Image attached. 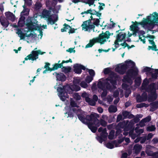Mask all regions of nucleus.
Wrapping results in <instances>:
<instances>
[{"instance_id": "1", "label": "nucleus", "mask_w": 158, "mask_h": 158, "mask_svg": "<svg viewBox=\"0 0 158 158\" xmlns=\"http://www.w3.org/2000/svg\"><path fill=\"white\" fill-rule=\"evenodd\" d=\"M118 76L113 72H112L109 76L106 79L107 82H103L99 81L97 86L98 88L103 89H105L106 86L107 89L111 92L116 88V85L117 84V80Z\"/></svg>"}, {"instance_id": "2", "label": "nucleus", "mask_w": 158, "mask_h": 158, "mask_svg": "<svg viewBox=\"0 0 158 158\" xmlns=\"http://www.w3.org/2000/svg\"><path fill=\"white\" fill-rule=\"evenodd\" d=\"M113 33H110L109 31H106L105 32H102V33L100 34L98 37L93 38L92 39L89 40V43L87 44L85 47V48L92 47L95 43H99L101 44H104L105 42H106V39H108L110 38V35H113Z\"/></svg>"}, {"instance_id": "3", "label": "nucleus", "mask_w": 158, "mask_h": 158, "mask_svg": "<svg viewBox=\"0 0 158 158\" xmlns=\"http://www.w3.org/2000/svg\"><path fill=\"white\" fill-rule=\"evenodd\" d=\"M72 90L71 88L68 85L64 86L63 88L58 87L57 90L59 92V96L60 100L64 101L66 98H69L68 94H70Z\"/></svg>"}, {"instance_id": "4", "label": "nucleus", "mask_w": 158, "mask_h": 158, "mask_svg": "<svg viewBox=\"0 0 158 158\" xmlns=\"http://www.w3.org/2000/svg\"><path fill=\"white\" fill-rule=\"evenodd\" d=\"M37 23L38 21L34 17H30L27 19L26 25L30 31H32L38 28L39 32L40 31H42L41 27L38 26H36V25H38Z\"/></svg>"}, {"instance_id": "5", "label": "nucleus", "mask_w": 158, "mask_h": 158, "mask_svg": "<svg viewBox=\"0 0 158 158\" xmlns=\"http://www.w3.org/2000/svg\"><path fill=\"white\" fill-rule=\"evenodd\" d=\"M99 117V115L97 114L94 118L95 119V121H94V119L92 118V120L90 121L87 124L88 128L94 133H96L98 127L100 126V120L98 118Z\"/></svg>"}, {"instance_id": "6", "label": "nucleus", "mask_w": 158, "mask_h": 158, "mask_svg": "<svg viewBox=\"0 0 158 158\" xmlns=\"http://www.w3.org/2000/svg\"><path fill=\"white\" fill-rule=\"evenodd\" d=\"M139 71L137 68L134 69H128L127 72V75L124 77L123 82H127L128 83L132 82L131 77H133L137 76L138 75Z\"/></svg>"}, {"instance_id": "7", "label": "nucleus", "mask_w": 158, "mask_h": 158, "mask_svg": "<svg viewBox=\"0 0 158 158\" xmlns=\"http://www.w3.org/2000/svg\"><path fill=\"white\" fill-rule=\"evenodd\" d=\"M51 12L50 10H47L46 9H44L42 12L41 16L42 18L45 19L47 20L48 24H50L51 25H53L56 22L57 20V18L53 20L52 18V15H51Z\"/></svg>"}, {"instance_id": "8", "label": "nucleus", "mask_w": 158, "mask_h": 158, "mask_svg": "<svg viewBox=\"0 0 158 158\" xmlns=\"http://www.w3.org/2000/svg\"><path fill=\"white\" fill-rule=\"evenodd\" d=\"M90 18L88 20L84 21L82 24L81 27L82 30H84L85 31H87L89 30L93 29L94 31V30L95 27L93 25H91V21L95 20V19L93 18L92 16H91Z\"/></svg>"}, {"instance_id": "9", "label": "nucleus", "mask_w": 158, "mask_h": 158, "mask_svg": "<svg viewBox=\"0 0 158 158\" xmlns=\"http://www.w3.org/2000/svg\"><path fill=\"white\" fill-rule=\"evenodd\" d=\"M149 16H148L147 19L143 18V20L140 22H138L136 21L135 22L132 21V23L133 24L130 26V30L131 31H133L135 29H139L138 25H141L143 27H144L146 25L148 24L150 21Z\"/></svg>"}, {"instance_id": "10", "label": "nucleus", "mask_w": 158, "mask_h": 158, "mask_svg": "<svg viewBox=\"0 0 158 158\" xmlns=\"http://www.w3.org/2000/svg\"><path fill=\"white\" fill-rule=\"evenodd\" d=\"M97 114L96 113L91 114L90 115H87L85 117L82 114H77V117L80 121L82 123L87 124L90 121H92V119H94L95 121V119L94 118V116Z\"/></svg>"}, {"instance_id": "11", "label": "nucleus", "mask_w": 158, "mask_h": 158, "mask_svg": "<svg viewBox=\"0 0 158 158\" xmlns=\"http://www.w3.org/2000/svg\"><path fill=\"white\" fill-rule=\"evenodd\" d=\"M45 53V52H42L40 50L32 51L31 54L25 58V60H31L32 61L36 60L38 58L39 54L43 55Z\"/></svg>"}, {"instance_id": "12", "label": "nucleus", "mask_w": 158, "mask_h": 158, "mask_svg": "<svg viewBox=\"0 0 158 158\" xmlns=\"http://www.w3.org/2000/svg\"><path fill=\"white\" fill-rule=\"evenodd\" d=\"M126 34L125 33H122V32L118 33L116 36V40L114 42V44L119 45V42H122L125 38Z\"/></svg>"}, {"instance_id": "13", "label": "nucleus", "mask_w": 158, "mask_h": 158, "mask_svg": "<svg viewBox=\"0 0 158 158\" xmlns=\"http://www.w3.org/2000/svg\"><path fill=\"white\" fill-rule=\"evenodd\" d=\"M152 148L153 147L149 145L147 147L145 150L146 153L149 156H157L158 157V152H153L151 150V148Z\"/></svg>"}, {"instance_id": "14", "label": "nucleus", "mask_w": 158, "mask_h": 158, "mask_svg": "<svg viewBox=\"0 0 158 158\" xmlns=\"http://www.w3.org/2000/svg\"><path fill=\"white\" fill-rule=\"evenodd\" d=\"M126 66L124 64L121 65L120 66H118L115 68V71L121 75H123L127 70Z\"/></svg>"}, {"instance_id": "15", "label": "nucleus", "mask_w": 158, "mask_h": 158, "mask_svg": "<svg viewBox=\"0 0 158 158\" xmlns=\"http://www.w3.org/2000/svg\"><path fill=\"white\" fill-rule=\"evenodd\" d=\"M74 72L77 74H81L82 72V69L85 70V67L82 65L76 64L74 66Z\"/></svg>"}, {"instance_id": "16", "label": "nucleus", "mask_w": 158, "mask_h": 158, "mask_svg": "<svg viewBox=\"0 0 158 158\" xmlns=\"http://www.w3.org/2000/svg\"><path fill=\"white\" fill-rule=\"evenodd\" d=\"M55 74H56L57 81H66V77L63 73H57L56 72H55L53 73V74L54 75Z\"/></svg>"}, {"instance_id": "17", "label": "nucleus", "mask_w": 158, "mask_h": 158, "mask_svg": "<svg viewBox=\"0 0 158 158\" xmlns=\"http://www.w3.org/2000/svg\"><path fill=\"white\" fill-rule=\"evenodd\" d=\"M146 91L148 93L154 94L156 92L155 84L154 83H151L146 89Z\"/></svg>"}, {"instance_id": "18", "label": "nucleus", "mask_w": 158, "mask_h": 158, "mask_svg": "<svg viewBox=\"0 0 158 158\" xmlns=\"http://www.w3.org/2000/svg\"><path fill=\"white\" fill-rule=\"evenodd\" d=\"M104 132L100 133L99 135H98L96 138L100 143H102L103 141H105L107 139L108 134H104Z\"/></svg>"}, {"instance_id": "19", "label": "nucleus", "mask_w": 158, "mask_h": 158, "mask_svg": "<svg viewBox=\"0 0 158 158\" xmlns=\"http://www.w3.org/2000/svg\"><path fill=\"white\" fill-rule=\"evenodd\" d=\"M5 16L8 20L12 22H14L15 19V15L10 12H7L5 13Z\"/></svg>"}, {"instance_id": "20", "label": "nucleus", "mask_w": 158, "mask_h": 158, "mask_svg": "<svg viewBox=\"0 0 158 158\" xmlns=\"http://www.w3.org/2000/svg\"><path fill=\"white\" fill-rule=\"evenodd\" d=\"M142 148V146L139 144H135L133 148L134 153L138 154L140 152Z\"/></svg>"}, {"instance_id": "21", "label": "nucleus", "mask_w": 158, "mask_h": 158, "mask_svg": "<svg viewBox=\"0 0 158 158\" xmlns=\"http://www.w3.org/2000/svg\"><path fill=\"white\" fill-rule=\"evenodd\" d=\"M125 62V64H125V65L126 66L127 69L128 68L133 69L135 65V62L131 60H129V61L127 60Z\"/></svg>"}, {"instance_id": "22", "label": "nucleus", "mask_w": 158, "mask_h": 158, "mask_svg": "<svg viewBox=\"0 0 158 158\" xmlns=\"http://www.w3.org/2000/svg\"><path fill=\"white\" fill-rule=\"evenodd\" d=\"M25 17L24 16H21L19 19L18 23V27H23L24 26L25 24Z\"/></svg>"}, {"instance_id": "23", "label": "nucleus", "mask_w": 158, "mask_h": 158, "mask_svg": "<svg viewBox=\"0 0 158 158\" xmlns=\"http://www.w3.org/2000/svg\"><path fill=\"white\" fill-rule=\"evenodd\" d=\"M115 144V146L117 147V144L116 143L115 140H113L111 142H108L106 144L107 148L110 149H112L114 148V145Z\"/></svg>"}, {"instance_id": "24", "label": "nucleus", "mask_w": 158, "mask_h": 158, "mask_svg": "<svg viewBox=\"0 0 158 158\" xmlns=\"http://www.w3.org/2000/svg\"><path fill=\"white\" fill-rule=\"evenodd\" d=\"M157 97L156 92L154 94L153 93H151L148 97V100L149 102H152L156 99Z\"/></svg>"}, {"instance_id": "25", "label": "nucleus", "mask_w": 158, "mask_h": 158, "mask_svg": "<svg viewBox=\"0 0 158 158\" xmlns=\"http://www.w3.org/2000/svg\"><path fill=\"white\" fill-rule=\"evenodd\" d=\"M62 67H63L62 63H55L53 64V67L52 69H51L52 71H54L59 68H62Z\"/></svg>"}, {"instance_id": "26", "label": "nucleus", "mask_w": 158, "mask_h": 158, "mask_svg": "<svg viewBox=\"0 0 158 158\" xmlns=\"http://www.w3.org/2000/svg\"><path fill=\"white\" fill-rule=\"evenodd\" d=\"M85 101L89 105L91 106H94L96 104V102L93 99H91L89 97H87L85 99Z\"/></svg>"}, {"instance_id": "27", "label": "nucleus", "mask_w": 158, "mask_h": 158, "mask_svg": "<svg viewBox=\"0 0 158 158\" xmlns=\"http://www.w3.org/2000/svg\"><path fill=\"white\" fill-rule=\"evenodd\" d=\"M154 14V15H152V16H150L149 17L150 18V21L149 22H152V18H153V20L155 21H158V13H157L156 12H154L153 13Z\"/></svg>"}, {"instance_id": "28", "label": "nucleus", "mask_w": 158, "mask_h": 158, "mask_svg": "<svg viewBox=\"0 0 158 158\" xmlns=\"http://www.w3.org/2000/svg\"><path fill=\"white\" fill-rule=\"evenodd\" d=\"M0 21L1 24L3 27L6 28L8 27L9 24V22L8 20L3 19L1 20H0Z\"/></svg>"}, {"instance_id": "29", "label": "nucleus", "mask_w": 158, "mask_h": 158, "mask_svg": "<svg viewBox=\"0 0 158 158\" xmlns=\"http://www.w3.org/2000/svg\"><path fill=\"white\" fill-rule=\"evenodd\" d=\"M108 111L110 113H115L117 111V109L116 106L113 105H111L108 108Z\"/></svg>"}, {"instance_id": "30", "label": "nucleus", "mask_w": 158, "mask_h": 158, "mask_svg": "<svg viewBox=\"0 0 158 158\" xmlns=\"http://www.w3.org/2000/svg\"><path fill=\"white\" fill-rule=\"evenodd\" d=\"M152 109H154V110H150V111H153L156 109L158 108V101H156L150 104Z\"/></svg>"}, {"instance_id": "31", "label": "nucleus", "mask_w": 158, "mask_h": 158, "mask_svg": "<svg viewBox=\"0 0 158 158\" xmlns=\"http://www.w3.org/2000/svg\"><path fill=\"white\" fill-rule=\"evenodd\" d=\"M62 71L65 73H69L70 72L71 68L70 67H64L63 66L62 67Z\"/></svg>"}, {"instance_id": "32", "label": "nucleus", "mask_w": 158, "mask_h": 158, "mask_svg": "<svg viewBox=\"0 0 158 158\" xmlns=\"http://www.w3.org/2000/svg\"><path fill=\"white\" fill-rule=\"evenodd\" d=\"M67 116V114L68 116H67V118H73L74 117L73 113L72 110L70 109L67 112L64 113Z\"/></svg>"}, {"instance_id": "33", "label": "nucleus", "mask_w": 158, "mask_h": 158, "mask_svg": "<svg viewBox=\"0 0 158 158\" xmlns=\"http://www.w3.org/2000/svg\"><path fill=\"white\" fill-rule=\"evenodd\" d=\"M42 5L40 2H37L35 5L34 8L36 10H38L42 7Z\"/></svg>"}, {"instance_id": "34", "label": "nucleus", "mask_w": 158, "mask_h": 158, "mask_svg": "<svg viewBox=\"0 0 158 158\" xmlns=\"http://www.w3.org/2000/svg\"><path fill=\"white\" fill-rule=\"evenodd\" d=\"M29 9H23V11L21 13L20 16L28 15L29 14Z\"/></svg>"}, {"instance_id": "35", "label": "nucleus", "mask_w": 158, "mask_h": 158, "mask_svg": "<svg viewBox=\"0 0 158 158\" xmlns=\"http://www.w3.org/2000/svg\"><path fill=\"white\" fill-rule=\"evenodd\" d=\"M141 78L140 77H138L135 80V85L137 86H139L141 83Z\"/></svg>"}, {"instance_id": "36", "label": "nucleus", "mask_w": 158, "mask_h": 158, "mask_svg": "<svg viewBox=\"0 0 158 158\" xmlns=\"http://www.w3.org/2000/svg\"><path fill=\"white\" fill-rule=\"evenodd\" d=\"M63 26L64 27L63 28H62L61 29V31L62 32H64L67 31V30L69 29L70 28H71V27L65 23L64 25Z\"/></svg>"}, {"instance_id": "37", "label": "nucleus", "mask_w": 158, "mask_h": 158, "mask_svg": "<svg viewBox=\"0 0 158 158\" xmlns=\"http://www.w3.org/2000/svg\"><path fill=\"white\" fill-rule=\"evenodd\" d=\"M115 115H110L108 119V122L109 123H111L113 122H114L115 120Z\"/></svg>"}, {"instance_id": "38", "label": "nucleus", "mask_w": 158, "mask_h": 158, "mask_svg": "<svg viewBox=\"0 0 158 158\" xmlns=\"http://www.w3.org/2000/svg\"><path fill=\"white\" fill-rule=\"evenodd\" d=\"M146 129L148 131H153L156 130V128L155 125H152L151 126L147 127Z\"/></svg>"}, {"instance_id": "39", "label": "nucleus", "mask_w": 158, "mask_h": 158, "mask_svg": "<svg viewBox=\"0 0 158 158\" xmlns=\"http://www.w3.org/2000/svg\"><path fill=\"white\" fill-rule=\"evenodd\" d=\"M93 77L89 75L87 76L85 78V82L88 83H90L93 80Z\"/></svg>"}, {"instance_id": "40", "label": "nucleus", "mask_w": 158, "mask_h": 158, "mask_svg": "<svg viewBox=\"0 0 158 158\" xmlns=\"http://www.w3.org/2000/svg\"><path fill=\"white\" fill-rule=\"evenodd\" d=\"M106 128H104V129L102 127H100L98 130V131L99 132H101V133H102L103 132H104V134H108L106 132Z\"/></svg>"}, {"instance_id": "41", "label": "nucleus", "mask_w": 158, "mask_h": 158, "mask_svg": "<svg viewBox=\"0 0 158 158\" xmlns=\"http://www.w3.org/2000/svg\"><path fill=\"white\" fill-rule=\"evenodd\" d=\"M136 101L137 102H144L143 100V99L142 96L140 94L137 95L136 97Z\"/></svg>"}, {"instance_id": "42", "label": "nucleus", "mask_w": 158, "mask_h": 158, "mask_svg": "<svg viewBox=\"0 0 158 158\" xmlns=\"http://www.w3.org/2000/svg\"><path fill=\"white\" fill-rule=\"evenodd\" d=\"M129 112L128 111L125 110L122 112V114L123 117V119L127 118V117L129 114Z\"/></svg>"}, {"instance_id": "43", "label": "nucleus", "mask_w": 158, "mask_h": 158, "mask_svg": "<svg viewBox=\"0 0 158 158\" xmlns=\"http://www.w3.org/2000/svg\"><path fill=\"white\" fill-rule=\"evenodd\" d=\"M72 87L73 89V90L76 91H78L81 89L80 87L78 85L74 84Z\"/></svg>"}, {"instance_id": "44", "label": "nucleus", "mask_w": 158, "mask_h": 158, "mask_svg": "<svg viewBox=\"0 0 158 158\" xmlns=\"http://www.w3.org/2000/svg\"><path fill=\"white\" fill-rule=\"evenodd\" d=\"M88 69V72L89 73V74L90 75L89 76L94 77L95 75V74L94 71L92 69Z\"/></svg>"}, {"instance_id": "45", "label": "nucleus", "mask_w": 158, "mask_h": 158, "mask_svg": "<svg viewBox=\"0 0 158 158\" xmlns=\"http://www.w3.org/2000/svg\"><path fill=\"white\" fill-rule=\"evenodd\" d=\"M100 124L103 127H106V126L107 123L104 120L101 119L100 121Z\"/></svg>"}, {"instance_id": "46", "label": "nucleus", "mask_w": 158, "mask_h": 158, "mask_svg": "<svg viewBox=\"0 0 158 158\" xmlns=\"http://www.w3.org/2000/svg\"><path fill=\"white\" fill-rule=\"evenodd\" d=\"M80 85L83 88H86L88 87V85L86 82L84 81H82L80 83Z\"/></svg>"}, {"instance_id": "47", "label": "nucleus", "mask_w": 158, "mask_h": 158, "mask_svg": "<svg viewBox=\"0 0 158 158\" xmlns=\"http://www.w3.org/2000/svg\"><path fill=\"white\" fill-rule=\"evenodd\" d=\"M73 98L76 100L78 101L81 99V96L77 93H75L74 94Z\"/></svg>"}, {"instance_id": "48", "label": "nucleus", "mask_w": 158, "mask_h": 158, "mask_svg": "<svg viewBox=\"0 0 158 158\" xmlns=\"http://www.w3.org/2000/svg\"><path fill=\"white\" fill-rule=\"evenodd\" d=\"M142 121H143L145 123L149 122L151 120V117L150 116H148L145 118L143 119Z\"/></svg>"}, {"instance_id": "49", "label": "nucleus", "mask_w": 158, "mask_h": 158, "mask_svg": "<svg viewBox=\"0 0 158 158\" xmlns=\"http://www.w3.org/2000/svg\"><path fill=\"white\" fill-rule=\"evenodd\" d=\"M95 1V0H88L87 2H82L84 3H85L86 4H88L89 6H90L94 4Z\"/></svg>"}, {"instance_id": "50", "label": "nucleus", "mask_w": 158, "mask_h": 158, "mask_svg": "<svg viewBox=\"0 0 158 158\" xmlns=\"http://www.w3.org/2000/svg\"><path fill=\"white\" fill-rule=\"evenodd\" d=\"M111 71L109 68H106L104 69L103 70V73L105 75L108 74L110 73Z\"/></svg>"}, {"instance_id": "51", "label": "nucleus", "mask_w": 158, "mask_h": 158, "mask_svg": "<svg viewBox=\"0 0 158 158\" xmlns=\"http://www.w3.org/2000/svg\"><path fill=\"white\" fill-rule=\"evenodd\" d=\"M102 90H103V92L101 94V96L102 98H104L106 96L107 94V91L105 89Z\"/></svg>"}, {"instance_id": "52", "label": "nucleus", "mask_w": 158, "mask_h": 158, "mask_svg": "<svg viewBox=\"0 0 158 158\" xmlns=\"http://www.w3.org/2000/svg\"><path fill=\"white\" fill-rule=\"evenodd\" d=\"M143 100V101H145L147 99V94L145 92L143 93L141 96Z\"/></svg>"}, {"instance_id": "53", "label": "nucleus", "mask_w": 158, "mask_h": 158, "mask_svg": "<svg viewBox=\"0 0 158 158\" xmlns=\"http://www.w3.org/2000/svg\"><path fill=\"white\" fill-rule=\"evenodd\" d=\"M114 132L111 131L108 135V138L110 139H114Z\"/></svg>"}, {"instance_id": "54", "label": "nucleus", "mask_w": 158, "mask_h": 158, "mask_svg": "<svg viewBox=\"0 0 158 158\" xmlns=\"http://www.w3.org/2000/svg\"><path fill=\"white\" fill-rule=\"evenodd\" d=\"M111 19H110V21L111 22H112V24H108V25L107 26V27L108 28V29L109 28V29H111L112 28H113L115 27V23L113 22V21H111Z\"/></svg>"}, {"instance_id": "55", "label": "nucleus", "mask_w": 158, "mask_h": 158, "mask_svg": "<svg viewBox=\"0 0 158 158\" xmlns=\"http://www.w3.org/2000/svg\"><path fill=\"white\" fill-rule=\"evenodd\" d=\"M153 69H152L150 67H146L145 68H144L143 71V72H149L152 70H153Z\"/></svg>"}, {"instance_id": "56", "label": "nucleus", "mask_w": 158, "mask_h": 158, "mask_svg": "<svg viewBox=\"0 0 158 158\" xmlns=\"http://www.w3.org/2000/svg\"><path fill=\"white\" fill-rule=\"evenodd\" d=\"M99 19H95V21L93 23V24L91 25H93L94 26H95V25L97 26H98L99 25V23H100V20H99Z\"/></svg>"}, {"instance_id": "57", "label": "nucleus", "mask_w": 158, "mask_h": 158, "mask_svg": "<svg viewBox=\"0 0 158 158\" xmlns=\"http://www.w3.org/2000/svg\"><path fill=\"white\" fill-rule=\"evenodd\" d=\"M70 105L72 107H78V106L77 105V104L76 102L74 101H72L70 102Z\"/></svg>"}, {"instance_id": "58", "label": "nucleus", "mask_w": 158, "mask_h": 158, "mask_svg": "<svg viewBox=\"0 0 158 158\" xmlns=\"http://www.w3.org/2000/svg\"><path fill=\"white\" fill-rule=\"evenodd\" d=\"M146 104L145 103H141L137 104L136 105V107L138 108H141L144 107H146Z\"/></svg>"}, {"instance_id": "59", "label": "nucleus", "mask_w": 158, "mask_h": 158, "mask_svg": "<svg viewBox=\"0 0 158 158\" xmlns=\"http://www.w3.org/2000/svg\"><path fill=\"white\" fill-rule=\"evenodd\" d=\"M147 140L146 139V136L144 137H140V143L141 144L144 143L146 141V140Z\"/></svg>"}, {"instance_id": "60", "label": "nucleus", "mask_w": 158, "mask_h": 158, "mask_svg": "<svg viewBox=\"0 0 158 158\" xmlns=\"http://www.w3.org/2000/svg\"><path fill=\"white\" fill-rule=\"evenodd\" d=\"M140 119H139V117L138 115H137L136 117L135 118H134L132 120L134 122H135V123H138Z\"/></svg>"}, {"instance_id": "61", "label": "nucleus", "mask_w": 158, "mask_h": 158, "mask_svg": "<svg viewBox=\"0 0 158 158\" xmlns=\"http://www.w3.org/2000/svg\"><path fill=\"white\" fill-rule=\"evenodd\" d=\"M146 79V81L145 80H144L143 81V83L142 84V86L143 87H145L147 85L148 81L147 79Z\"/></svg>"}, {"instance_id": "62", "label": "nucleus", "mask_w": 158, "mask_h": 158, "mask_svg": "<svg viewBox=\"0 0 158 158\" xmlns=\"http://www.w3.org/2000/svg\"><path fill=\"white\" fill-rule=\"evenodd\" d=\"M119 92L118 90L114 91L113 93V96L115 98L118 97L119 96Z\"/></svg>"}, {"instance_id": "63", "label": "nucleus", "mask_w": 158, "mask_h": 158, "mask_svg": "<svg viewBox=\"0 0 158 158\" xmlns=\"http://www.w3.org/2000/svg\"><path fill=\"white\" fill-rule=\"evenodd\" d=\"M123 119V117L121 114H118V115L117 119H116V122H119L120 120H122Z\"/></svg>"}, {"instance_id": "64", "label": "nucleus", "mask_w": 158, "mask_h": 158, "mask_svg": "<svg viewBox=\"0 0 158 158\" xmlns=\"http://www.w3.org/2000/svg\"><path fill=\"white\" fill-rule=\"evenodd\" d=\"M131 128V126L128 124L127 126H126L124 127V131H128L130 130Z\"/></svg>"}]
</instances>
